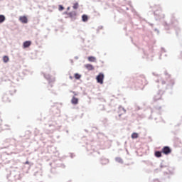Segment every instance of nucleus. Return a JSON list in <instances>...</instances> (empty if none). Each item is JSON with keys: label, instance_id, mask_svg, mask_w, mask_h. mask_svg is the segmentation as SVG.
<instances>
[{"label": "nucleus", "instance_id": "obj_1", "mask_svg": "<svg viewBox=\"0 0 182 182\" xmlns=\"http://www.w3.org/2000/svg\"><path fill=\"white\" fill-rule=\"evenodd\" d=\"M138 83L140 86H146V85H147V80L144 77H140L138 79Z\"/></svg>", "mask_w": 182, "mask_h": 182}, {"label": "nucleus", "instance_id": "obj_2", "mask_svg": "<svg viewBox=\"0 0 182 182\" xmlns=\"http://www.w3.org/2000/svg\"><path fill=\"white\" fill-rule=\"evenodd\" d=\"M96 79L97 83H100V85H103V79H105V75H103V73H100L97 76Z\"/></svg>", "mask_w": 182, "mask_h": 182}, {"label": "nucleus", "instance_id": "obj_3", "mask_svg": "<svg viewBox=\"0 0 182 182\" xmlns=\"http://www.w3.org/2000/svg\"><path fill=\"white\" fill-rule=\"evenodd\" d=\"M161 153L166 154V156H168L171 153V149L168 146H164L161 150Z\"/></svg>", "mask_w": 182, "mask_h": 182}, {"label": "nucleus", "instance_id": "obj_4", "mask_svg": "<svg viewBox=\"0 0 182 182\" xmlns=\"http://www.w3.org/2000/svg\"><path fill=\"white\" fill-rule=\"evenodd\" d=\"M19 21L21 23H28V17L26 16H21L19 17Z\"/></svg>", "mask_w": 182, "mask_h": 182}, {"label": "nucleus", "instance_id": "obj_5", "mask_svg": "<svg viewBox=\"0 0 182 182\" xmlns=\"http://www.w3.org/2000/svg\"><path fill=\"white\" fill-rule=\"evenodd\" d=\"M119 117H122V114H126V109H124V108L123 107H119Z\"/></svg>", "mask_w": 182, "mask_h": 182}, {"label": "nucleus", "instance_id": "obj_6", "mask_svg": "<svg viewBox=\"0 0 182 182\" xmlns=\"http://www.w3.org/2000/svg\"><path fill=\"white\" fill-rule=\"evenodd\" d=\"M72 105H77L79 103V98H77L76 97H73L71 100Z\"/></svg>", "mask_w": 182, "mask_h": 182}, {"label": "nucleus", "instance_id": "obj_7", "mask_svg": "<svg viewBox=\"0 0 182 182\" xmlns=\"http://www.w3.org/2000/svg\"><path fill=\"white\" fill-rule=\"evenodd\" d=\"M31 45H32V42L26 41V42L23 43V48H29Z\"/></svg>", "mask_w": 182, "mask_h": 182}, {"label": "nucleus", "instance_id": "obj_8", "mask_svg": "<svg viewBox=\"0 0 182 182\" xmlns=\"http://www.w3.org/2000/svg\"><path fill=\"white\" fill-rule=\"evenodd\" d=\"M154 156H155V157H157V158L161 157V156H162L161 155V151H155Z\"/></svg>", "mask_w": 182, "mask_h": 182}, {"label": "nucleus", "instance_id": "obj_9", "mask_svg": "<svg viewBox=\"0 0 182 182\" xmlns=\"http://www.w3.org/2000/svg\"><path fill=\"white\" fill-rule=\"evenodd\" d=\"M3 62H4V63H8V62H9V57L4 55L3 57Z\"/></svg>", "mask_w": 182, "mask_h": 182}, {"label": "nucleus", "instance_id": "obj_10", "mask_svg": "<svg viewBox=\"0 0 182 182\" xmlns=\"http://www.w3.org/2000/svg\"><path fill=\"white\" fill-rule=\"evenodd\" d=\"M139 137V134L134 132L132 134V139H137Z\"/></svg>", "mask_w": 182, "mask_h": 182}, {"label": "nucleus", "instance_id": "obj_11", "mask_svg": "<svg viewBox=\"0 0 182 182\" xmlns=\"http://www.w3.org/2000/svg\"><path fill=\"white\" fill-rule=\"evenodd\" d=\"M74 77H75V79H77V80H79V79H80V77H82V75H81L80 74H79V73H75V74L74 75Z\"/></svg>", "mask_w": 182, "mask_h": 182}, {"label": "nucleus", "instance_id": "obj_12", "mask_svg": "<svg viewBox=\"0 0 182 182\" xmlns=\"http://www.w3.org/2000/svg\"><path fill=\"white\" fill-rule=\"evenodd\" d=\"M82 19L83 22H87L88 17L86 15H82Z\"/></svg>", "mask_w": 182, "mask_h": 182}, {"label": "nucleus", "instance_id": "obj_13", "mask_svg": "<svg viewBox=\"0 0 182 182\" xmlns=\"http://www.w3.org/2000/svg\"><path fill=\"white\" fill-rule=\"evenodd\" d=\"M5 21V16L0 15V23H2V22Z\"/></svg>", "mask_w": 182, "mask_h": 182}, {"label": "nucleus", "instance_id": "obj_14", "mask_svg": "<svg viewBox=\"0 0 182 182\" xmlns=\"http://www.w3.org/2000/svg\"><path fill=\"white\" fill-rule=\"evenodd\" d=\"M115 160L117 161V163H123V159H122L120 157H117Z\"/></svg>", "mask_w": 182, "mask_h": 182}, {"label": "nucleus", "instance_id": "obj_15", "mask_svg": "<svg viewBox=\"0 0 182 182\" xmlns=\"http://www.w3.org/2000/svg\"><path fill=\"white\" fill-rule=\"evenodd\" d=\"M85 67L86 68V69H87L88 70H92V65L90 64H87L85 65Z\"/></svg>", "mask_w": 182, "mask_h": 182}, {"label": "nucleus", "instance_id": "obj_16", "mask_svg": "<svg viewBox=\"0 0 182 182\" xmlns=\"http://www.w3.org/2000/svg\"><path fill=\"white\" fill-rule=\"evenodd\" d=\"M73 9H77L79 8V4L75 3L73 6Z\"/></svg>", "mask_w": 182, "mask_h": 182}, {"label": "nucleus", "instance_id": "obj_17", "mask_svg": "<svg viewBox=\"0 0 182 182\" xmlns=\"http://www.w3.org/2000/svg\"><path fill=\"white\" fill-rule=\"evenodd\" d=\"M63 9H65V7H63V6L62 5L58 6V11H63Z\"/></svg>", "mask_w": 182, "mask_h": 182}, {"label": "nucleus", "instance_id": "obj_18", "mask_svg": "<svg viewBox=\"0 0 182 182\" xmlns=\"http://www.w3.org/2000/svg\"><path fill=\"white\" fill-rule=\"evenodd\" d=\"M102 161V164L104 161H105V163H109V160L107 159H103Z\"/></svg>", "mask_w": 182, "mask_h": 182}, {"label": "nucleus", "instance_id": "obj_19", "mask_svg": "<svg viewBox=\"0 0 182 182\" xmlns=\"http://www.w3.org/2000/svg\"><path fill=\"white\" fill-rule=\"evenodd\" d=\"M92 62H96V58H95V57H92Z\"/></svg>", "mask_w": 182, "mask_h": 182}, {"label": "nucleus", "instance_id": "obj_20", "mask_svg": "<svg viewBox=\"0 0 182 182\" xmlns=\"http://www.w3.org/2000/svg\"><path fill=\"white\" fill-rule=\"evenodd\" d=\"M88 60H90V62L92 61V57H89Z\"/></svg>", "mask_w": 182, "mask_h": 182}, {"label": "nucleus", "instance_id": "obj_21", "mask_svg": "<svg viewBox=\"0 0 182 182\" xmlns=\"http://www.w3.org/2000/svg\"><path fill=\"white\" fill-rule=\"evenodd\" d=\"M70 79H71V80H72V79H73V77H72V76H70Z\"/></svg>", "mask_w": 182, "mask_h": 182}, {"label": "nucleus", "instance_id": "obj_22", "mask_svg": "<svg viewBox=\"0 0 182 182\" xmlns=\"http://www.w3.org/2000/svg\"><path fill=\"white\" fill-rule=\"evenodd\" d=\"M26 164H29V162H28V161H26Z\"/></svg>", "mask_w": 182, "mask_h": 182}, {"label": "nucleus", "instance_id": "obj_23", "mask_svg": "<svg viewBox=\"0 0 182 182\" xmlns=\"http://www.w3.org/2000/svg\"><path fill=\"white\" fill-rule=\"evenodd\" d=\"M69 15H72V13H69Z\"/></svg>", "mask_w": 182, "mask_h": 182}, {"label": "nucleus", "instance_id": "obj_24", "mask_svg": "<svg viewBox=\"0 0 182 182\" xmlns=\"http://www.w3.org/2000/svg\"><path fill=\"white\" fill-rule=\"evenodd\" d=\"M77 94H75V96H76Z\"/></svg>", "mask_w": 182, "mask_h": 182}]
</instances>
